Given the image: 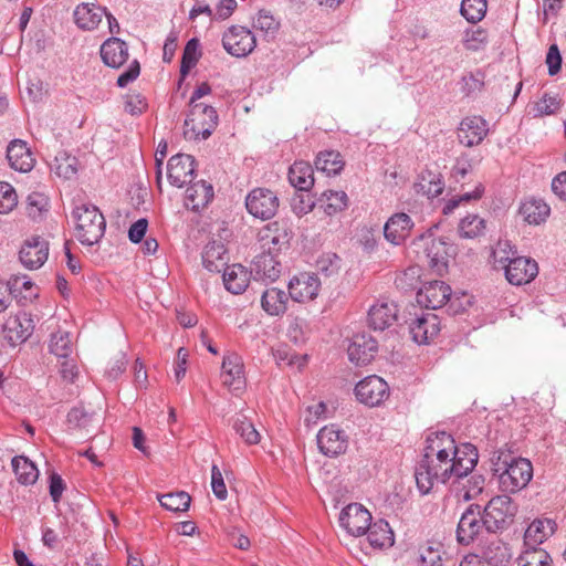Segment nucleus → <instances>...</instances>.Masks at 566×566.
I'll list each match as a JSON object with an SVG mask.
<instances>
[{"mask_svg":"<svg viewBox=\"0 0 566 566\" xmlns=\"http://www.w3.org/2000/svg\"><path fill=\"white\" fill-rule=\"evenodd\" d=\"M479 460L475 446H458L450 433L444 431L427 437L423 454L415 471L417 488L428 494L436 483H447L452 478L471 473Z\"/></svg>","mask_w":566,"mask_h":566,"instance_id":"1","label":"nucleus"},{"mask_svg":"<svg viewBox=\"0 0 566 566\" xmlns=\"http://www.w3.org/2000/svg\"><path fill=\"white\" fill-rule=\"evenodd\" d=\"M493 470L499 474L500 488L504 492L514 493L525 488L533 476L530 460L514 458L510 452L499 450L492 458Z\"/></svg>","mask_w":566,"mask_h":566,"instance_id":"2","label":"nucleus"},{"mask_svg":"<svg viewBox=\"0 0 566 566\" xmlns=\"http://www.w3.org/2000/svg\"><path fill=\"white\" fill-rule=\"evenodd\" d=\"M76 238L84 245H94L105 233L106 221L97 207L81 205L73 212Z\"/></svg>","mask_w":566,"mask_h":566,"instance_id":"3","label":"nucleus"},{"mask_svg":"<svg viewBox=\"0 0 566 566\" xmlns=\"http://www.w3.org/2000/svg\"><path fill=\"white\" fill-rule=\"evenodd\" d=\"M219 117L213 106L205 103L195 104L189 107L185 120V136L189 139H207L218 126Z\"/></svg>","mask_w":566,"mask_h":566,"instance_id":"4","label":"nucleus"},{"mask_svg":"<svg viewBox=\"0 0 566 566\" xmlns=\"http://www.w3.org/2000/svg\"><path fill=\"white\" fill-rule=\"evenodd\" d=\"M488 533L502 532L510 527L517 513L516 503L509 495L492 497L483 509Z\"/></svg>","mask_w":566,"mask_h":566,"instance_id":"5","label":"nucleus"},{"mask_svg":"<svg viewBox=\"0 0 566 566\" xmlns=\"http://www.w3.org/2000/svg\"><path fill=\"white\" fill-rule=\"evenodd\" d=\"M486 532L484 514L481 506L470 504L462 513L457 526V541L461 545H470Z\"/></svg>","mask_w":566,"mask_h":566,"instance_id":"6","label":"nucleus"},{"mask_svg":"<svg viewBox=\"0 0 566 566\" xmlns=\"http://www.w3.org/2000/svg\"><path fill=\"white\" fill-rule=\"evenodd\" d=\"M222 46L232 56L245 57L255 49L256 40L248 28L231 25L222 35Z\"/></svg>","mask_w":566,"mask_h":566,"instance_id":"7","label":"nucleus"},{"mask_svg":"<svg viewBox=\"0 0 566 566\" xmlns=\"http://www.w3.org/2000/svg\"><path fill=\"white\" fill-rule=\"evenodd\" d=\"M245 207L253 217L270 220L276 214L280 200L274 191L266 188H255L247 196Z\"/></svg>","mask_w":566,"mask_h":566,"instance_id":"8","label":"nucleus"},{"mask_svg":"<svg viewBox=\"0 0 566 566\" xmlns=\"http://www.w3.org/2000/svg\"><path fill=\"white\" fill-rule=\"evenodd\" d=\"M390 389L388 384L379 376L371 375L361 379L355 386L357 400L366 406L376 407L388 399Z\"/></svg>","mask_w":566,"mask_h":566,"instance_id":"9","label":"nucleus"},{"mask_svg":"<svg viewBox=\"0 0 566 566\" xmlns=\"http://www.w3.org/2000/svg\"><path fill=\"white\" fill-rule=\"evenodd\" d=\"M339 524L355 537L366 534L371 525V514L359 503H350L339 514Z\"/></svg>","mask_w":566,"mask_h":566,"instance_id":"10","label":"nucleus"},{"mask_svg":"<svg viewBox=\"0 0 566 566\" xmlns=\"http://www.w3.org/2000/svg\"><path fill=\"white\" fill-rule=\"evenodd\" d=\"M419 242H423V253L428 265L433 272L442 275L448 269L450 245L443 238H434L432 234H420Z\"/></svg>","mask_w":566,"mask_h":566,"instance_id":"11","label":"nucleus"},{"mask_svg":"<svg viewBox=\"0 0 566 566\" xmlns=\"http://www.w3.org/2000/svg\"><path fill=\"white\" fill-rule=\"evenodd\" d=\"M316 440L319 451L329 458L344 454L348 448V436L336 424L323 427L318 431Z\"/></svg>","mask_w":566,"mask_h":566,"instance_id":"12","label":"nucleus"},{"mask_svg":"<svg viewBox=\"0 0 566 566\" xmlns=\"http://www.w3.org/2000/svg\"><path fill=\"white\" fill-rule=\"evenodd\" d=\"M34 324L31 316L25 312L10 315L2 325V335L11 345L24 343L33 333Z\"/></svg>","mask_w":566,"mask_h":566,"instance_id":"13","label":"nucleus"},{"mask_svg":"<svg viewBox=\"0 0 566 566\" xmlns=\"http://www.w3.org/2000/svg\"><path fill=\"white\" fill-rule=\"evenodd\" d=\"M505 279L512 285H523L533 281L538 274V264L532 258H513L503 269Z\"/></svg>","mask_w":566,"mask_h":566,"instance_id":"14","label":"nucleus"},{"mask_svg":"<svg viewBox=\"0 0 566 566\" xmlns=\"http://www.w3.org/2000/svg\"><path fill=\"white\" fill-rule=\"evenodd\" d=\"M221 380L223 386L234 394H238L245 388L243 361L238 354L229 353L223 357Z\"/></svg>","mask_w":566,"mask_h":566,"instance_id":"15","label":"nucleus"},{"mask_svg":"<svg viewBox=\"0 0 566 566\" xmlns=\"http://www.w3.org/2000/svg\"><path fill=\"white\" fill-rule=\"evenodd\" d=\"M195 174V158L186 154L172 156L167 164V177L171 186L181 188L191 184Z\"/></svg>","mask_w":566,"mask_h":566,"instance_id":"16","label":"nucleus"},{"mask_svg":"<svg viewBox=\"0 0 566 566\" xmlns=\"http://www.w3.org/2000/svg\"><path fill=\"white\" fill-rule=\"evenodd\" d=\"M319 286L321 282L316 274L303 272L291 279L289 295L295 302L305 303L318 295Z\"/></svg>","mask_w":566,"mask_h":566,"instance_id":"17","label":"nucleus"},{"mask_svg":"<svg viewBox=\"0 0 566 566\" xmlns=\"http://www.w3.org/2000/svg\"><path fill=\"white\" fill-rule=\"evenodd\" d=\"M377 350V340L371 335L363 332L352 337L347 354L352 363L367 365L374 359Z\"/></svg>","mask_w":566,"mask_h":566,"instance_id":"18","label":"nucleus"},{"mask_svg":"<svg viewBox=\"0 0 566 566\" xmlns=\"http://www.w3.org/2000/svg\"><path fill=\"white\" fill-rule=\"evenodd\" d=\"M489 133V123L481 116H468L458 127V139L465 147L480 145Z\"/></svg>","mask_w":566,"mask_h":566,"instance_id":"19","label":"nucleus"},{"mask_svg":"<svg viewBox=\"0 0 566 566\" xmlns=\"http://www.w3.org/2000/svg\"><path fill=\"white\" fill-rule=\"evenodd\" d=\"M397 305L392 301L380 298L370 306L367 323L374 331L382 332L397 321Z\"/></svg>","mask_w":566,"mask_h":566,"instance_id":"20","label":"nucleus"},{"mask_svg":"<svg viewBox=\"0 0 566 566\" xmlns=\"http://www.w3.org/2000/svg\"><path fill=\"white\" fill-rule=\"evenodd\" d=\"M451 287L442 281H432L424 284L417 293V302L431 310L441 308L450 301Z\"/></svg>","mask_w":566,"mask_h":566,"instance_id":"21","label":"nucleus"},{"mask_svg":"<svg viewBox=\"0 0 566 566\" xmlns=\"http://www.w3.org/2000/svg\"><path fill=\"white\" fill-rule=\"evenodd\" d=\"M49 256V243L41 237H32L20 249L19 259L24 268L35 270L41 268Z\"/></svg>","mask_w":566,"mask_h":566,"instance_id":"22","label":"nucleus"},{"mask_svg":"<svg viewBox=\"0 0 566 566\" xmlns=\"http://www.w3.org/2000/svg\"><path fill=\"white\" fill-rule=\"evenodd\" d=\"M413 227L415 222L409 214L397 212L385 222L384 237L392 245H400L410 237Z\"/></svg>","mask_w":566,"mask_h":566,"instance_id":"23","label":"nucleus"},{"mask_svg":"<svg viewBox=\"0 0 566 566\" xmlns=\"http://www.w3.org/2000/svg\"><path fill=\"white\" fill-rule=\"evenodd\" d=\"M409 331L416 343L429 344L440 332V319L434 313L422 314L410 323Z\"/></svg>","mask_w":566,"mask_h":566,"instance_id":"24","label":"nucleus"},{"mask_svg":"<svg viewBox=\"0 0 566 566\" xmlns=\"http://www.w3.org/2000/svg\"><path fill=\"white\" fill-rule=\"evenodd\" d=\"M214 197L213 187L206 180L191 184L186 190L185 206L199 212L208 207Z\"/></svg>","mask_w":566,"mask_h":566,"instance_id":"25","label":"nucleus"},{"mask_svg":"<svg viewBox=\"0 0 566 566\" xmlns=\"http://www.w3.org/2000/svg\"><path fill=\"white\" fill-rule=\"evenodd\" d=\"M7 159L11 168L20 172H28L33 168L34 158L27 146L20 139L12 140L7 147Z\"/></svg>","mask_w":566,"mask_h":566,"instance_id":"26","label":"nucleus"},{"mask_svg":"<svg viewBox=\"0 0 566 566\" xmlns=\"http://www.w3.org/2000/svg\"><path fill=\"white\" fill-rule=\"evenodd\" d=\"M106 14V8L95 3H80L74 10V21L82 30H95Z\"/></svg>","mask_w":566,"mask_h":566,"instance_id":"27","label":"nucleus"},{"mask_svg":"<svg viewBox=\"0 0 566 566\" xmlns=\"http://www.w3.org/2000/svg\"><path fill=\"white\" fill-rule=\"evenodd\" d=\"M103 62L114 69L120 67L128 60L127 43L119 38H109L101 46Z\"/></svg>","mask_w":566,"mask_h":566,"instance_id":"28","label":"nucleus"},{"mask_svg":"<svg viewBox=\"0 0 566 566\" xmlns=\"http://www.w3.org/2000/svg\"><path fill=\"white\" fill-rule=\"evenodd\" d=\"M229 256L226 245L221 241H210L202 252V264L209 272H220L228 265Z\"/></svg>","mask_w":566,"mask_h":566,"instance_id":"29","label":"nucleus"},{"mask_svg":"<svg viewBox=\"0 0 566 566\" xmlns=\"http://www.w3.org/2000/svg\"><path fill=\"white\" fill-rule=\"evenodd\" d=\"M468 473L461 478H453V490L459 500L470 501L480 495L484 489L485 479L481 474Z\"/></svg>","mask_w":566,"mask_h":566,"instance_id":"30","label":"nucleus"},{"mask_svg":"<svg viewBox=\"0 0 566 566\" xmlns=\"http://www.w3.org/2000/svg\"><path fill=\"white\" fill-rule=\"evenodd\" d=\"M250 272L255 279L275 281L281 273V263L271 251L263 252L253 259Z\"/></svg>","mask_w":566,"mask_h":566,"instance_id":"31","label":"nucleus"},{"mask_svg":"<svg viewBox=\"0 0 566 566\" xmlns=\"http://www.w3.org/2000/svg\"><path fill=\"white\" fill-rule=\"evenodd\" d=\"M251 272L241 264H232L223 271L224 287L232 294H241L249 286Z\"/></svg>","mask_w":566,"mask_h":566,"instance_id":"32","label":"nucleus"},{"mask_svg":"<svg viewBox=\"0 0 566 566\" xmlns=\"http://www.w3.org/2000/svg\"><path fill=\"white\" fill-rule=\"evenodd\" d=\"M290 184L300 191H310L314 186V170L310 163L295 161L289 169Z\"/></svg>","mask_w":566,"mask_h":566,"instance_id":"33","label":"nucleus"},{"mask_svg":"<svg viewBox=\"0 0 566 566\" xmlns=\"http://www.w3.org/2000/svg\"><path fill=\"white\" fill-rule=\"evenodd\" d=\"M556 523L553 520H535L525 531L524 542L531 547L542 544L547 537L553 535Z\"/></svg>","mask_w":566,"mask_h":566,"instance_id":"34","label":"nucleus"},{"mask_svg":"<svg viewBox=\"0 0 566 566\" xmlns=\"http://www.w3.org/2000/svg\"><path fill=\"white\" fill-rule=\"evenodd\" d=\"M367 539L374 548H388L394 545L395 535L387 521L378 520L371 523Z\"/></svg>","mask_w":566,"mask_h":566,"instance_id":"35","label":"nucleus"},{"mask_svg":"<svg viewBox=\"0 0 566 566\" xmlns=\"http://www.w3.org/2000/svg\"><path fill=\"white\" fill-rule=\"evenodd\" d=\"M549 207L541 199L531 198L522 202L520 214L530 224H539L549 216Z\"/></svg>","mask_w":566,"mask_h":566,"instance_id":"36","label":"nucleus"},{"mask_svg":"<svg viewBox=\"0 0 566 566\" xmlns=\"http://www.w3.org/2000/svg\"><path fill=\"white\" fill-rule=\"evenodd\" d=\"M289 295L276 287L268 289L261 297L262 308L269 315H282L286 312Z\"/></svg>","mask_w":566,"mask_h":566,"instance_id":"37","label":"nucleus"},{"mask_svg":"<svg viewBox=\"0 0 566 566\" xmlns=\"http://www.w3.org/2000/svg\"><path fill=\"white\" fill-rule=\"evenodd\" d=\"M416 188L418 192L426 195L428 198H436L442 193L444 184L439 172L424 169L419 175Z\"/></svg>","mask_w":566,"mask_h":566,"instance_id":"38","label":"nucleus"},{"mask_svg":"<svg viewBox=\"0 0 566 566\" xmlns=\"http://www.w3.org/2000/svg\"><path fill=\"white\" fill-rule=\"evenodd\" d=\"M483 557L492 566H503L511 559L510 547L501 539L494 538L483 547Z\"/></svg>","mask_w":566,"mask_h":566,"instance_id":"39","label":"nucleus"},{"mask_svg":"<svg viewBox=\"0 0 566 566\" xmlns=\"http://www.w3.org/2000/svg\"><path fill=\"white\" fill-rule=\"evenodd\" d=\"M345 166L342 155L335 150L321 151L315 159L317 171L325 172L327 176L338 175Z\"/></svg>","mask_w":566,"mask_h":566,"instance_id":"40","label":"nucleus"},{"mask_svg":"<svg viewBox=\"0 0 566 566\" xmlns=\"http://www.w3.org/2000/svg\"><path fill=\"white\" fill-rule=\"evenodd\" d=\"M486 221L476 213H469L458 224V232L461 238L475 239L484 234Z\"/></svg>","mask_w":566,"mask_h":566,"instance_id":"41","label":"nucleus"},{"mask_svg":"<svg viewBox=\"0 0 566 566\" xmlns=\"http://www.w3.org/2000/svg\"><path fill=\"white\" fill-rule=\"evenodd\" d=\"M12 468L17 480L24 485H30L36 482L39 478V470L28 458L19 455L12 459Z\"/></svg>","mask_w":566,"mask_h":566,"instance_id":"42","label":"nucleus"},{"mask_svg":"<svg viewBox=\"0 0 566 566\" xmlns=\"http://www.w3.org/2000/svg\"><path fill=\"white\" fill-rule=\"evenodd\" d=\"M319 201L327 216L342 212L348 206V197L345 191L326 190L322 193Z\"/></svg>","mask_w":566,"mask_h":566,"instance_id":"43","label":"nucleus"},{"mask_svg":"<svg viewBox=\"0 0 566 566\" xmlns=\"http://www.w3.org/2000/svg\"><path fill=\"white\" fill-rule=\"evenodd\" d=\"M316 271L325 279H335L342 269V259L333 252L321 254L315 263Z\"/></svg>","mask_w":566,"mask_h":566,"instance_id":"44","label":"nucleus"},{"mask_svg":"<svg viewBox=\"0 0 566 566\" xmlns=\"http://www.w3.org/2000/svg\"><path fill=\"white\" fill-rule=\"evenodd\" d=\"M50 352L57 358H69L73 353V344L69 332L57 331L51 335Z\"/></svg>","mask_w":566,"mask_h":566,"instance_id":"45","label":"nucleus"},{"mask_svg":"<svg viewBox=\"0 0 566 566\" xmlns=\"http://www.w3.org/2000/svg\"><path fill=\"white\" fill-rule=\"evenodd\" d=\"M562 107V98L558 94L543 93L533 107L534 117H543L556 114Z\"/></svg>","mask_w":566,"mask_h":566,"instance_id":"46","label":"nucleus"},{"mask_svg":"<svg viewBox=\"0 0 566 566\" xmlns=\"http://www.w3.org/2000/svg\"><path fill=\"white\" fill-rule=\"evenodd\" d=\"M517 251L509 240H499L492 250L493 265L495 269H503L513 258H517Z\"/></svg>","mask_w":566,"mask_h":566,"instance_id":"47","label":"nucleus"},{"mask_svg":"<svg viewBox=\"0 0 566 566\" xmlns=\"http://www.w3.org/2000/svg\"><path fill=\"white\" fill-rule=\"evenodd\" d=\"M421 276V268L412 265L397 274L395 285L402 292L415 291L418 289Z\"/></svg>","mask_w":566,"mask_h":566,"instance_id":"48","label":"nucleus"},{"mask_svg":"<svg viewBox=\"0 0 566 566\" xmlns=\"http://www.w3.org/2000/svg\"><path fill=\"white\" fill-rule=\"evenodd\" d=\"M158 500L163 507L171 512H185L191 502L190 495L184 491L160 495Z\"/></svg>","mask_w":566,"mask_h":566,"instance_id":"49","label":"nucleus"},{"mask_svg":"<svg viewBox=\"0 0 566 566\" xmlns=\"http://www.w3.org/2000/svg\"><path fill=\"white\" fill-rule=\"evenodd\" d=\"M49 211V198L38 191L31 192L27 198V213L33 220H41Z\"/></svg>","mask_w":566,"mask_h":566,"instance_id":"50","label":"nucleus"},{"mask_svg":"<svg viewBox=\"0 0 566 566\" xmlns=\"http://www.w3.org/2000/svg\"><path fill=\"white\" fill-rule=\"evenodd\" d=\"M486 9V0H462L460 12L467 21L476 23L485 17Z\"/></svg>","mask_w":566,"mask_h":566,"instance_id":"51","label":"nucleus"},{"mask_svg":"<svg viewBox=\"0 0 566 566\" xmlns=\"http://www.w3.org/2000/svg\"><path fill=\"white\" fill-rule=\"evenodd\" d=\"M291 239V232L284 229L277 222L272 223L263 230L262 240H266L273 244L274 250H281L286 247Z\"/></svg>","mask_w":566,"mask_h":566,"instance_id":"52","label":"nucleus"},{"mask_svg":"<svg viewBox=\"0 0 566 566\" xmlns=\"http://www.w3.org/2000/svg\"><path fill=\"white\" fill-rule=\"evenodd\" d=\"M233 428L235 432L244 440L248 444H256L260 442L261 436L254 428V424L244 416L238 415Z\"/></svg>","mask_w":566,"mask_h":566,"instance_id":"53","label":"nucleus"},{"mask_svg":"<svg viewBox=\"0 0 566 566\" xmlns=\"http://www.w3.org/2000/svg\"><path fill=\"white\" fill-rule=\"evenodd\" d=\"M199 41L197 39H190L182 53L181 57V65H180V73L182 75H186L189 73V71L196 66L198 63L201 52L199 50Z\"/></svg>","mask_w":566,"mask_h":566,"instance_id":"54","label":"nucleus"},{"mask_svg":"<svg viewBox=\"0 0 566 566\" xmlns=\"http://www.w3.org/2000/svg\"><path fill=\"white\" fill-rule=\"evenodd\" d=\"M484 73L481 71L470 72L461 78V91L465 96L480 93L484 87Z\"/></svg>","mask_w":566,"mask_h":566,"instance_id":"55","label":"nucleus"},{"mask_svg":"<svg viewBox=\"0 0 566 566\" xmlns=\"http://www.w3.org/2000/svg\"><path fill=\"white\" fill-rule=\"evenodd\" d=\"M420 566H441L440 544L428 543L419 548Z\"/></svg>","mask_w":566,"mask_h":566,"instance_id":"56","label":"nucleus"},{"mask_svg":"<svg viewBox=\"0 0 566 566\" xmlns=\"http://www.w3.org/2000/svg\"><path fill=\"white\" fill-rule=\"evenodd\" d=\"M253 27L266 35L273 36L277 32L280 23L270 11L260 10L254 19Z\"/></svg>","mask_w":566,"mask_h":566,"instance_id":"57","label":"nucleus"},{"mask_svg":"<svg viewBox=\"0 0 566 566\" xmlns=\"http://www.w3.org/2000/svg\"><path fill=\"white\" fill-rule=\"evenodd\" d=\"M18 205L14 188L6 181H0V214L9 213Z\"/></svg>","mask_w":566,"mask_h":566,"instance_id":"58","label":"nucleus"},{"mask_svg":"<svg viewBox=\"0 0 566 566\" xmlns=\"http://www.w3.org/2000/svg\"><path fill=\"white\" fill-rule=\"evenodd\" d=\"M93 420V413L87 412L83 407H74L67 413L70 429H86Z\"/></svg>","mask_w":566,"mask_h":566,"instance_id":"59","label":"nucleus"},{"mask_svg":"<svg viewBox=\"0 0 566 566\" xmlns=\"http://www.w3.org/2000/svg\"><path fill=\"white\" fill-rule=\"evenodd\" d=\"M549 559L543 549L527 551L518 558V566H549Z\"/></svg>","mask_w":566,"mask_h":566,"instance_id":"60","label":"nucleus"},{"mask_svg":"<svg viewBox=\"0 0 566 566\" xmlns=\"http://www.w3.org/2000/svg\"><path fill=\"white\" fill-rule=\"evenodd\" d=\"M483 191H484V187L482 186V184H479V185L475 187V189H474L473 191H471V192H465V193H463V195H461V196H459V197H455V198L450 199V200L446 203V206L443 207V210H442V211H443V213H444V214H450V213H452V212H453V210H454L455 208H458V207H459V205H460L461 202H463V201H464V202H469V201H471V200H478V199H480V198L482 197Z\"/></svg>","mask_w":566,"mask_h":566,"instance_id":"61","label":"nucleus"},{"mask_svg":"<svg viewBox=\"0 0 566 566\" xmlns=\"http://www.w3.org/2000/svg\"><path fill=\"white\" fill-rule=\"evenodd\" d=\"M56 174L65 179H71L77 172V159L75 157L64 155L56 157Z\"/></svg>","mask_w":566,"mask_h":566,"instance_id":"62","label":"nucleus"},{"mask_svg":"<svg viewBox=\"0 0 566 566\" xmlns=\"http://www.w3.org/2000/svg\"><path fill=\"white\" fill-rule=\"evenodd\" d=\"M291 206L293 212L301 217L311 212L315 202L308 193H298L292 198Z\"/></svg>","mask_w":566,"mask_h":566,"instance_id":"63","label":"nucleus"},{"mask_svg":"<svg viewBox=\"0 0 566 566\" xmlns=\"http://www.w3.org/2000/svg\"><path fill=\"white\" fill-rule=\"evenodd\" d=\"M147 108L146 98L139 93H129L125 99V111L132 115H140Z\"/></svg>","mask_w":566,"mask_h":566,"instance_id":"64","label":"nucleus"}]
</instances>
